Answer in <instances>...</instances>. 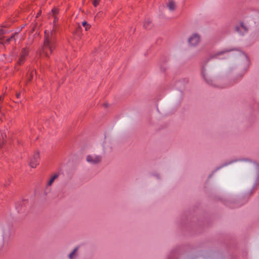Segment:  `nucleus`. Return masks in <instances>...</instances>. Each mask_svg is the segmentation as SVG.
<instances>
[{
  "mask_svg": "<svg viewBox=\"0 0 259 259\" xmlns=\"http://www.w3.org/2000/svg\"><path fill=\"white\" fill-rule=\"evenodd\" d=\"M151 23V21H150V20H147L144 24V26L147 28V29H149L150 28V26H149V24Z\"/></svg>",
  "mask_w": 259,
  "mask_h": 259,
  "instance_id": "17",
  "label": "nucleus"
},
{
  "mask_svg": "<svg viewBox=\"0 0 259 259\" xmlns=\"http://www.w3.org/2000/svg\"><path fill=\"white\" fill-rule=\"evenodd\" d=\"M201 41V36L198 33H193L190 35L187 39L189 47L195 48L197 47Z\"/></svg>",
  "mask_w": 259,
  "mask_h": 259,
  "instance_id": "4",
  "label": "nucleus"
},
{
  "mask_svg": "<svg viewBox=\"0 0 259 259\" xmlns=\"http://www.w3.org/2000/svg\"><path fill=\"white\" fill-rule=\"evenodd\" d=\"M82 25L85 27L86 31H87L91 27V25L89 24L86 21L82 22Z\"/></svg>",
  "mask_w": 259,
  "mask_h": 259,
  "instance_id": "15",
  "label": "nucleus"
},
{
  "mask_svg": "<svg viewBox=\"0 0 259 259\" xmlns=\"http://www.w3.org/2000/svg\"><path fill=\"white\" fill-rule=\"evenodd\" d=\"M255 167H256L257 171L259 172V168H258L257 166H255Z\"/></svg>",
  "mask_w": 259,
  "mask_h": 259,
  "instance_id": "23",
  "label": "nucleus"
},
{
  "mask_svg": "<svg viewBox=\"0 0 259 259\" xmlns=\"http://www.w3.org/2000/svg\"><path fill=\"white\" fill-rule=\"evenodd\" d=\"M55 45L54 31H45L44 45L41 49L40 54L46 57H49L52 53Z\"/></svg>",
  "mask_w": 259,
  "mask_h": 259,
  "instance_id": "1",
  "label": "nucleus"
},
{
  "mask_svg": "<svg viewBox=\"0 0 259 259\" xmlns=\"http://www.w3.org/2000/svg\"><path fill=\"white\" fill-rule=\"evenodd\" d=\"M52 13H53L54 14H56V13H57V10H56V9H53V10H52Z\"/></svg>",
  "mask_w": 259,
  "mask_h": 259,
  "instance_id": "19",
  "label": "nucleus"
},
{
  "mask_svg": "<svg viewBox=\"0 0 259 259\" xmlns=\"http://www.w3.org/2000/svg\"><path fill=\"white\" fill-rule=\"evenodd\" d=\"M100 0H93V4L95 7H97L99 4Z\"/></svg>",
  "mask_w": 259,
  "mask_h": 259,
  "instance_id": "18",
  "label": "nucleus"
},
{
  "mask_svg": "<svg viewBox=\"0 0 259 259\" xmlns=\"http://www.w3.org/2000/svg\"><path fill=\"white\" fill-rule=\"evenodd\" d=\"M0 100H2L1 97H0Z\"/></svg>",
  "mask_w": 259,
  "mask_h": 259,
  "instance_id": "27",
  "label": "nucleus"
},
{
  "mask_svg": "<svg viewBox=\"0 0 259 259\" xmlns=\"http://www.w3.org/2000/svg\"><path fill=\"white\" fill-rule=\"evenodd\" d=\"M179 82L177 83V86H178V87L179 86Z\"/></svg>",
  "mask_w": 259,
  "mask_h": 259,
  "instance_id": "26",
  "label": "nucleus"
},
{
  "mask_svg": "<svg viewBox=\"0 0 259 259\" xmlns=\"http://www.w3.org/2000/svg\"><path fill=\"white\" fill-rule=\"evenodd\" d=\"M224 52H219L217 53L216 56H219L222 55Z\"/></svg>",
  "mask_w": 259,
  "mask_h": 259,
  "instance_id": "20",
  "label": "nucleus"
},
{
  "mask_svg": "<svg viewBox=\"0 0 259 259\" xmlns=\"http://www.w3.org/2000/svg\"><path fill=\"white\" fill-rule=\"evenodd\" d=\"M101 15V13H100H100H98V14H97V16H96V18H97V17H99Z\"/></svg>",
  "mask_w": 259,
  "mask_h": 259,
  "instance_id": "21",
  "label": "nucleus"
},
{
  "mask_svg": "<svg viewBox=\"0 0 259 259\" xmlns=\"http://www.w3.org/2000/svg\"><path fill=\"white\" fill-rule=\"evenodd\" d=\"M79 246H75L68 254L67 256V259H77L79 256Z\"/></svg>",
  "mask_w": 259,
  "mask_h": 259,
  "instance_id": "9",
  "label": "nucleus"
},
{
  "mask_svg": "<svg viewBox=\"0 0 259 259\" xmlns=\"http://www.w3.org/2000/svg\"><path fill=\"white\" fill-rule=\"evenodd\" d=\"M7 238V232L2 226H0V250L3 248Z\"/></svg>",
  "mask_w": 259,
  "mask_h": 259,
  "instance_id": "7",
  "label": "nucleus"
},
{
  "mask_svg": "<svg viewBox=\"0 0 259 259\" xmlns=\"http://www.w3.org/2000/svg\"><path fill=\"white\" fill-rule=\"evenodd\" d=\"M59 175L57 174H54L50 179L49 180L47 186H51L53 183H54V181L58 177Z\"/></svg>",
  "mask_w": 259,
  "mask_h": 259,
  "instance_id": "12",
  "label": "nucleus"
},
{
  "mask_svg": "<svg viewBox=\"0 0 259 259\" xmlns=\"http://www.w3.org/2000/svg\"><path fill=\"white\" fill-rule=\"evenodd\" d=\"M86 161L91 165L99 164L102 160V156L101 155L91 153L86 156Z\"/></svg>",
  "mask_w": 259,
  "mask_h": 259,
  "instance_id": "5",
  "label": "nucleus"
},
{
  "mask_svg": "<svg viewBox=\"0 0 259 259\" xmlns=\"http://www.w3.org/2000/svg\"><path fill=\"white\" fill-rule=\"evenodd\" d=\"M20 93H18L16 95V96H17V98H19L20 97Z\"/></svg>",
  "mask_w": 259,
  "mask_h": 259,
  "instance_id": "22",
  "label": "nucleus"
},
{
  "mask_svg": "<svg viewBox=\"0 0 259 259\" xmlns=\"http://www.w3.org/2000/svg\"><path fill=\"white\" fill-rule=\"evenodd\" d=\"M6 31L4 29H0V43L1 44H4L10 41H11L14 37V35H12L10 37H9L7 38L6 39H5V37L3 36V35L5 34Z\"/></svg>",
  "mask_w": 259,
  "mask_h": 259,
  "instance_id": "10",
  "label": "nucleus"
},
{
  "mask_svg": "<svg viewBox=\"0 0 259 259\" xmlns=\"http://www.w3.org/2000/svg\"><path fill=\"white\" fill-rule=\"evenodd\" d=\"M33 73H35V71H32L30 73H29L28 75H27V80L28 81H30L31 79L32 78V76L33 75Z\"/></svg>",
  "mask_w": 259,
  "mask_h": 259,
  "instance_id": "16",
  "label": "nucleus"
},
{
  "mask_svg": "<svg viewBox=\"0 0 259 259\" xmlns=\"http://www.w3.org/2000/svg\"><path fill=\"white\" fill-rule=\"evenodd\" d=\"M109 145V143L106 141L104 142L103 144V150L104 152L108 151L107 146Z\"/></svg>",
  "mask_w": 259,
  "mask_h": 259,
  "instance_id": "14",
  "label": "nucleus"
},
{
  "mask_svg": "<svg viewBox=\"0 0 259 259\" xmlns=\"http://www.w3.org/2000/svg\"><path fill=\"white\" fill-rule=\"evenodd\" d=\"M28 51L26 49H23L21 53L20 57L17 61V64L19 65L22 64L25 60V57L27 55Z\"/></svg>",
  "mask_w": 259,
  "mask_h": 259,
  "instance_id": "11",
  "label": "nucleus"
},
{
  "mask_svg": "<svg viewBox=\"0 0 259 259\" xmlns=\"http://www.w3.org/2000/svg\"><path fill=\"white\" fill-rule=\"evenodd\" d=\"M2 145H3V142H0V148L2 147Z\"/></svg>",
  "mask_w": 259,
  "mask_h": 259,
  "instance_id": "24",
  "label": "nucleus"
},
{
  "mask_svg": "<svg viewBox=\"0 0 259 259\" xmlns=\"http://www.w3.org/2000/svg\"><path fill=\"white\" fill-rule=\"evenodd\" d=\"M229 61L231 65H241L248 67L249 59L247 55L240 51H236L230 56Z\"/></svg>",
  "mask_w": 259,
  "mask_h": 259,
  "instance_id": "2",
  "label": "nucleus"
},
{
  "mask_svg": "<svg viewBox=\"0 0 259 259\" xmlns=\"http://www.w3.org/2000/svg\"><path fill=\"white\" fill-rule=\"evenodd\" d=\"M255 24V21L251 17L246 18L241 24L240 29H243L244 32H247L250 28Z\"/></svg>",
  "mask_w": 259,
  "mask_h": 259,
  "instance_id": "6",
  "label": "nucleus"
},
{
  "mask_svg": "<svg viewBox=\"0 0 259 259\" xmlns=\"http://www.w3.org/2000/svg\"><path fill=\"white\" fill-rule=\"evenodd\" d=\"M176 6L175 3L172 1H169L167 4V7L169 10L171 11H173L175 10Z\"/></svg>",
  "mask_w": 259,
  "mask_h": 259,
  "instance_id": "13",
  "label": "nucleus"
},
{
  "mask_svg": "<svg viewBox=\"0 0 259 259\" xmlns=\"http://www.w3.org/2000/svg\"><path fill=\"white\" fill-rule=\"evenodd\" d=\"M212 64L210 61H207L202 64L201 69L202 77L209 84L212 82Z\"/></svg>",
  "mask_w": 259,
  "mask_h": 259,
  "instance_id": "3",
  "label": "nucleus"
},
{
  "mask_svg": "<svg viewBox=\"0 0 259 259\" xmlns=\"http://www.w3.org/2000/svg\"><path fill=\"white\" fill-rule=\"evenodd\" d=\"M5 136H6L5 134L4 135L3 134H2V138H4Z\"/></svg>",
  "mask_w": 259,
  "mask_h": 259,
  "instance_id": "25",
  "label": "nucleus"
},
{
  "mask_svg": "<svg viewBox=\"0 0 259 259\" xmlns=\"http://www.w3.org/2000/svg\"><path fill=\"white\" fill-rule=\"evenodd\" d=\"M39 154L38 152H35L29 159V165L32 168H35L39 163Z\"/></svg>",
  "mask_w": 259,
  "mask_h": 259,
  "instance_id": "8",
  "label": "nucleus"
}]
</instances>
